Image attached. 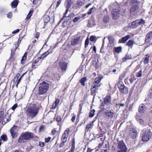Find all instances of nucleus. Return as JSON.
I'll return each instance as SVG.
<instances>
[{
	"label": "nucleus",
	"mask_w": 152,
	"mask_h": 152,
	"mask_svg": "<svg viewBox=\"0 0 152 152\" xmlns=\"http://www.w3.org/2000/svg\"><path fill=\"white\" fill-rule=\"evenodd\" d=\"M39 110V108L37 106L30 107L27 109L26 113L28 117L33 118L36 117Z\"/></svg>",
	"instance_id": "nucleus-1"
},
{
	"label": "nucleus",
	"mask_w": 152,
	"mask_h": 152,
	"mask_svg": "<svg viewBox=\"0 0 152 152\" xmlns=\"http://www.w3.org/2000/svg\"><path fill=\"white\" fill-rule=\"evenodd\" d=\"M34 137V134L31 132H26L22 133L20 136L18 141L19 142H24Z\"/></svg>",
	"instance_id": "nucleus-2"
},
{
	"label": "nucleus",
	"mask_w": 152,
	"mask_h": 152,
	"mask_svg": "<svg viewBox=\"0 0 152 152\" xmlns=\"http://www.w3.org/2000/svg\"><path fill=\"white\" fill-rule=\"evenodd\" d=\"M49 87L48 84L44 82L41 83L39 88V94L42 95L46 93L49 88Z\"/></svg>",
	"instance_id": "nucleus-3"
},
{
	"label": "nucleus",
	"mask_w": 152,
	"mask_h": 152,
	"mask_svg": "<svg viewBox=\"0 0 152 152\" xmlns=\"http://www.w3.org/2000/svg\"><path fill=\"white\" fill-rule=\"evenodd\" d=\"M127 150L126 146L123 141H119L118 143V152H126Z\"/></svg>",
	"instance_id": "nucleus-4"
},
{
	"label": "nucleus",
	"mask_w": 152,
	"mask_h": 152,
	"mask_svg": "<svg viewBox=\"0 0 152 152\" xmlns=\"http://www.w3.org/2000/svg\"><path fill=\"white\" fill-rule=\"evenodd\" d=\"M152 134L151 131L149 130L145 131L142 136V140L143 142L147 141L151 138Z\"/></svg>",
	"instance_id": "nucleus-5"
},
{
	"label": "nucleus",
	"mask_w": 152,
	"mask_h": 152,
	"mask_svg": "<svg viewBox=\"0 0 152 152\" xmlns=\"http://www.w3.org/2000/svg\"><path fill=\"white\" fill-rule=\"evenodd\" d=\"M118 86L120 92L123 94H127L128 92V88L126 87L122 82H120Z\"/></svg>",
	"instance_id": "nucleus-6"
},
{
	"label": "nucleus",
	"mask_w": 152,
	"mask_h": 152,
	"mask_svg": "<svg viewBox=\"0 0 152 152\" xmlns=\"http://www.w3.org/2000/svg\"><path fill=\"white\" fill-rule=\"evenodd\" d=\"M145 23V21L143 19H141L140 20H137L132 22L131 28H136L141 25H143Z\"/></svg>",
	"instance_id": "nucleus-7"
},
{
	"label": "nucleus",
	"mask_w": 152,
	"mask_h": 152,
	"mask_svg": "<svg viewBox=\"0 0 152 152\" xmlns=\"http://www.w3.org/2000/svg\"><path fill=\"white\" fill-rule=\"evenodd\" d=\"M18 130V127L15 125H14L10 129V134L12 138H14L17 136Z\"/></svg>",
	"instance_id": "nucleus-8"
},
{
	"label": "nucleus",
	"mask_w": 152,
	"mask_h": 152,
	"mask_svg": "<svg viewBox=\"0 0 152 152\" xmlns=\"http://www.w3.org/2000/svg\"><path fill=\"white\" fill-rule=\"evenodd\" d=\"M104 99V101L101 103L102 106H104L105 104L108 105L111 104V95L110 94L107 95Z\"/></svg>",
	"instance_id": "nucleus-9"
},
{
	"label": "nucleus",
	"mask_w": 152,
	"mask_h": 152,
	"mask_svg": "<svg viewBox=\"0 0 152 152\" xmlns=\"http://www.w3.org/2000/svg\"><path fill=\"white\" fill-rule=\"evenodd\" d=\"M70 130V128H67L65 130L61 137V140L62 141L65 142L66 141L69 135V132Z\"/></svg>",
	"instance_id": "nucleus-10"
},
{
	"label": "nucleus",
	"mask_w": 152,
	"mask_h": 152,
	"mask_svg": "<svg viewBox=\"0 0 152 152\" xmlns=\"http://www.w3.org/2000/svg\"><path fill=\"white\" fill-rule=\"evenodd\" d=\"M71 0H67V1H66L65 3L66 9L62 19H64V18L66 17V15L69 11L68 9L71 6Z\"/></svg>",
	"instance_id": "nucleus-11"
},
{
	"label": "nucleus",
	"mask_w": 152,
	"mask_h": 152,
	"mask_svg": "<svg viewBox=\"0 0 152 152\" xmlns=\"http://www.w3.org/2000/svg\"><path fill=\"white\" fill-rule=\"evenodd\" d=\"M67 67V63H66L62 61L60 62L59 68L60 69L62 72H64L66 70Z\"/></svg>",
	"instance_id": "nucleus-12"
},
{
	"label": "nucleus",
	"mask_w": 152,
	"mask_h": 152,
	"mask_svg": "<svg viewBox=\"0 0 152 152\" xmlns=\"http://www.w3.org/2000/svg\"><path fill=\"white\" fill-rule=\"evenodd\" d=\"M152 39V31L148 33L146 36L145 39V43H149L151 40Z\"/></svg>",
	"instance_id": "nucleus-13"
},
{
	"label": "nucleus",
	"mask_w": 152,
	"mask_h": 152,
	"mask_svg": "<svg viewBox=\"0 0 152 152\" xmlns=\"http://www.w3.org/2000/svg\"><path fill=\"white\" fill-rule=\"evenodd\" d=\"M137 131L135 129H132L130 131V136L133 139H134L137 137Z\"/></svg>",
	"instance_id": "nucleus-14"
},
{
	"label": "nucleus",
	"mask_w": 152,
	"mask_h": 152,
	"mask_svg": "<svg viewBox=\"0 0 152 152\" xmlns=\"http://www.w3.org/2000/svg\"><path fill=\"white\" fill-rule=\"evenodd\" d=\"M96 24V22L95 19L94 18H92L91 20H89L87 26L88 27H91L95 26Z\"/></svg>",
	"instance_id": "nucleus-15"
},
{
	"label": "nucleus",
	"mask_w": 152,
	"mask_h": 152,
	"mask_svg": "<svg viewBox=\"0 0 152 152\" xmlns=\"http://www.w3.org/2000/svg\"><path fill=\"white\" fill-rule=\"evenodd\" d=\"M112 14L113 18L115 19L118 17L119 14V11L118 10L114 9L112 12Z\"/></svg>",
	"instance_id": "nucleus-16"
},
{
	"label": "nucleus",
	"mask_w": 152,
	"mask_h": 152,
	"mask_svg": "<svg viewBox=\"0 0 152 152\" xmlns=\"http://www.w3.org/2000/svg\"><path fill=\"white\" fill-rule=\"evenodd\" d=\"M99 87V86L96 85H93L92 86L91 89V95H93L96 93V90L98 89Z\"/></svg>",
	"instance_id": "nucleus-17"
},
{
	"label": "nucleus",
	"mask_w": 152,
	"mask_h": 152,
	"mask_svg": "<svg viewBox=\"0 0 152 152\" xmlns=\"http://www.w3.org/2000/svg\"><path fill=\"white\" fill-rule=\"evenodd\" d=\"M114 114V113L110 110H109V112H105V116L109 119H111L113 118Z\"/></svg>",
	"instance_id": "nucleus-18"
},
{
	"label": "nucleus",
	"mask_w": 152,
	"mask_h": 152,
	"mask_svg": "<svg viewBox=\"0 0 152 152\" xmlns=\"http://www.w3.org/2000/svg\"><path fill=\"white\" fill-rule=\"evenodd\" d=\"M130 38V36L127 35L122 37L121 39L119 40V42L120 43H124L126 42Z\"/></svg>",
	"instance_id": "nucleus-19"
},
{
	"label": "nucleus",
	"mask_w": 152,
	"mask_h": 152,
	"mask_svg": "<svg viewBox=\"0 0 152 152\" xmlns=\"http://www.w3.org/2000/svg\"><path fill=\"white\" fill-rule=\"evenodd\" d=\"M102 78L103 77L102 76H99L98 77H96L93 85H96L99 86L100 85H99V84Z\"/></svg>",
	"instance_id": "nucleus-20"
},
{
	"label": "nucleus",
	"mask_w": 152,
	"mask_h": 152,
	"mask_svg": "<svg viewBox=\"0 0 152 152\" xmlns=\"http://www.w3.org/2000/svg\"><path fill=\"white\" fill-rule=\"evenodd\" d=\"M85 0H78L77 1L76 7L80 8L85 3Z\"/></svg>",
	"instance_id": "nucleus-21"
},
{
	"label": "nucleus",
	"mask_w": 152,
	"mask_h": 152,
	"mask_svg": "<svg viewBox=\"0 0 152 152\" xmlns=\"http://www.w3.org/2000/svg\"><path fill=\"white\" fill-rule=\"evenodd\" d=\"M20 75L19 73H17L15 77L14 78V80L16 81V82L17 83L16 84V87H17L18 85L20 82L22 78H21L20 77L19 78H18L20 76Z\"/></svg>",
	"instance_id": "nucleus-22"
},
{
	"label": "nucleus",
	"mask_w": 152,
	"mask_h": 152,
	"mask_svg": "<svg viewBox=\"0 0 152 152\" xmlns=\"http://www.w3.org/2000/svg\"><path fill=\"white\" fill-rule=\"evenodd\" d=\"M145 106L143 104H141L139 106L138 111L141 113H144L145 111Z\"/></svg>",
	"instance_id": "nucleus-23"
},
{
	"label": "nucleus",
	"mask_w": 152,
	"mask_h": 152,
	"mask_svg": "<svg viewBox=\"0 0 152 152\" xmlns=\"http://www.w3.org/2000/svg\"><path fill=\"white\" fill-rule=\"evenodd\" d=\"M39 60H40V59L39 58H38L31 65L33 68L35 69L39 65L38 62Z\"/></svg>",
	"instance_id": "nucleus-24"
},
{
	"label": "nucleus",
	"mask_w": 152,
	"mask_h": 152,
	"mask_svg": "<svg viewBox=\"0 0 152 152\" xmlns=\"http://www.w3.org/2000/svg\"><path fill=\"white\" fill-rule=\"evenodd\" d=\"M11 115V114H10L9 116H8V118H7L6 117H4L3 118V119L2 121V124L3 125H5L6 123L8 122L10 120V116Z\"/></svg>",
	"instance_id": "nucleus-25"
},
{
	"label": "nucleus",
	"mask_w": 152,
	"mask_h": 152,
	"mask_svg": "<svg viewBox=\"0 0 152 152\" xmlns=\"http://www.w3.org/2000/svg\"><path fill=\"white\" fill-rule=\"evenodd\" d=\"M50 52L48 51L45 52L44 53L42 54L41 56L38 58L40 59H43L44 58L46 57L50 53Z\"/></svg>",
	"instance_id": "nucleus-26"
},
{
	"label": "nucleus",
	"mask_w": 152,
	"mask_h": 152,
	"mask_svg": "<svg viewBox=\"0 0 152 152\" xmlns=\"http://www.w3.org/2000/svg\"><path fill=\"white\" fill-rule=\"evenodd\" d=\"M132 6V7L130 9V12L131 13L138 10L139 8L138 6Z\"/></svg>",
	"instance_id": "nucleus-27"
},
{
	"label": "nucleus",
	"mask_w": 152,
	"mask_h": 152,
	"mask_svg": "<svg viewBox=\"0 0 152 152\" xmlns=\"http://www.w3.org/2000/svg\"><path fill=\"white\" fill-rule=\"evenodd\" d=\"M134 44V41L132 40H129L126 43V45L130 46L131 48L132 47V46Z\"/></svg>",
	"instance_id": "nucleus-28"
},
{
	"label": "nucleus",
	"mask_w": 152,
	"mask_h": 152,
	"mask_svg": "<svg viewBox=\"0 0 152 152\" xmlns=\"http://www.w3.org/2000/svg\"><path fill=\"white\" fill-rule=\"evenodd\" d=\"M86 80L87 78L86 77H84L80 79V82L81 83V85L84 86H85V83L86 81Z\"/></svg>",
	"instance_id": "nucleus-29"
},
{
	"label": "nucleus",
	"mask_w": 152,
	"mask_h": 152,
	"mask_svg": "<svg viewBox=\"0 0 152 152\" xmlns=\"http://www.w3.org/2000/svg\"><path fill=\"white\" fill-rule=\"evenodd\" d=\"M18 4V1L17 0H14L11 3L12 7H16Z\"/></svg>",
	"instance_id": "nucleus-30"
},
{
	"label": "nucleus",
	"mask_w": 152,
	"mask_h": 152,
	"mask_svg": "<svg viewBox=\"0 0 152 152\" xmlns=\"http://www.w3.org/2000/svg\"><path fill=\"white\" fill-rule=\"evenodd\" d=\"M131 6H138V2L137 0H131L130 2Z\"/></svg>",
	"instance_id": "nucleus-31"
},
{
	"label": "nucleus",
	"mask_w": 152,
	"mask_h": 152,
	"mask_svg": "<svg viewBox=\"0 0 152 152\" xmlns=\"http://www.w3.org/2000/svg\"><path fill=\"white\" fill-rule=\"evenodd\" d=\"M149 57L150 56L148 55L147 54L146 55V56L143 61L144 63L145 64H146L148 63Z\"/></svg>",
	"instance_id": "nucleus-32"
},
{
	"label": "nucleus",
	"mask_w": 152,
	"mask_h": 152,
	"mask_svg": "<svg viewBox=\"0 0 152 152\" xmlns=\"http://www.w3.org/2000/svg\"><path fill=\"white\" fill-rule=\"evenodd\" d=\"M93 124V123L91 122L89 124H88L86 127V129L88 130L90 129H92V126Z\"/></svg>",
	"instance_id": "nucleus-33"
},
{
	"label": "nucleus",
	"mask_w": 152,
	"mask_h": 152,
	"mask_svg": "<svg viewBox=\"0 0 152 152\" xmlns=\"http://www.w3.org/2000/svg\"><path fill=\"white\" fill-rule=\"evenodd\" d=\"M78 39H76L72 40L71 42V44L73 45H77L78 43Z\"/></svg>",
	"instance_id": "nucleus-34"
},
{
	"label": "nucleus",
	"mask_w": 152,
	"mask_h": 152,
	"mask_svg": "<svg viewBox=\"0 0 152 152\" xmlns=\"http://www.w3.org/2000/svg\"><path fill=\"white\" fill-rule=\"evenodd\" d=\"M109 18L108 15H106L103 18L104 22L105 23H107L109 21Z\"/></svg>",
	"instance_id": "nucleus-35"
},
{
	"label": "nucleus",
	"mask_w": 152,
	"mask_h": 152,
	"mask_svg": "<svg viewBox=\"0 0 152 152\" xmlns=\"http://www.w3.org/2000/svg\"><path fill=\"white\" fill-rule=\"evenodd\" d=\"M1 139L4 141H6L7 140V135L5 134L2 135L0 137Z\"/></svg>",
	"instance_id": "nucleus-36"
},
{
	"label": "nucleus",
	"mask_w": 152,
	"mask_h": 152,
	"mask_svg": "<svg viewBox=\"0 0 152 152\" xmlns=\"http://www.w3.org/2000/svg\"><path fill=\"white\" fill-rule=\"evenodd\" d=\"M50 18L48 16L45 17L44 18V22L45 23H48L50 20Z\"/></svg>",
	"instance_id": "nucleus-37"
},
{
	"label": "nucleus",
	"mask_w": 152,
	"mask_h": 152,
	"mask_svg": "<svg viewBox=\"0 0 152 152\" xmlns=\"http://www.w3.org/2000/svg\"><path fill=\"white\" fill-rule=\"evenodd\" d=\"M122 50V48L121 47H118L116 48L115 49V51L116 53H119Z\"/></svg>",
	"instance_id": "nucleus-38"
},
{
	"label": "nucleus",
	"mask_w": 152,
	"mask_h": 152,
	"mask_svg": "<svg viewBox=\"0 0 152 152\" xmlns=\"http://www.w3.org/2000/svg\"><path fill=\"white\" fill-rule=\"evenodd\" d=\"M33 10H30L26 18L25 19V20H28L31 16L32 14H31L33 12Z\"/></svg>",
	"instance_id": "nucleus-39"
},
{
	"label": "nucleus",
	"mask_w": 152,
	"mask_h": 152,
	"mask_svg": "<svg viewBox=\"0 0 152 152\" xmlns=\"http://www.w3.org/2000/svg\"><path fill=\"white\" fill-rule=\"evenodd\" d=\"M72 147L71 149L75 150V140L74 139L72 140Z\"/></svg>",
	"instance_id": "nucleus-40"
},
{
	"label": "nucleus",
	"mask_w": 152,
	"mask_h": 152,
	"mask_svg": "<svg viewBox=\"0 0 152 152\" xmlns=\"http://www.w3.org/2000/svg\"><path fill=\"white\" fill-rule=\"evenodd\" d=\"M108 39H109V42L110 43L112 44L113 42L114 39L112 36H109L108 37Z\"/></svg>",
	"instance_id": "nucleus-41"
},
{
	"label": "nucleus",
	"mask_w": 152,
	"mask_h": 152,
	"mask_svg": "<svg viewBox=\"0 0 152 152\" xmlns=\"http://www.w3.org/2000/svg\"><path fill=\"white\" fill-rule=\"evenodd\" d=\"M95 111V110L93 109L91 111L89 115V117L90 118H92L94 116Z\"/></svg>",
	"instance_id": "nucleus-42"
},
{
	"label": "nucleus",
	"mask_w": 152,
	"mask_h": 152,
	"mask_svg": "<svg viewBox=\"0 0 152 152\" xmlns=\"http://www.w3.org/2000/svg\"><path fill=\"white\" fill-rule=\"evenodd\" d=\"M68 21L67 20H66L64 21L62 25V26L63 27H66L68 25Z\"/></svg>",
	"instance_id": "nucleus-43"
},
{
	"label": "nucleus",
	"mask_w": 152,
	"mask_h": 152,
	"mask_svg": "<svg viewBox=\"0 0 152 152\" xmlns=\"http://www.w3.org/2000/svg\"><path fill=\"white\" fill-rule=\"evenodd\" d=\"M142 76V71L140 70L138 72H137L136 74V76L137 77H140Z\"/></svg>",
	"instance_id": "nucleus-44"
},
{
	"label": "nucleus",
	"mask_w": 152,
	"mask_h": 152,
	"mask_svg": "<svg viewBox=\"0 0 152 152\" xmlns=\"http://www.w3.org/2000/svg\"><path fill=\"white\" fill-rule=\"evenodd\" d=\"M132 58L130 57L126 56L122 59V61L123 62L126 61L127 60L131 59Z\"/></svg>",
	"instance_id": "nucleus-45"
},
{
	"label": "nucleus",
	"mask_w": 152,
	"mask_h": 152,
	"mask_svg": "<svg viewBox=\"0 0 152 152\" xmlns=\"http://www.w3.org/2000/svg\"><path fill=\"white\" fill-rule=\"evenodd\" d=\"M80 19V16H78L77 17H75L73 20V21L74 23H76Z\"/></svg>",
	"instance_id": "nucleus-46"
},
{
	"label": "nucleus",
	"mask_w": 152,
	"mask_h": 152,
	"mask_svg": "<svg viewBox=\"0 0 152 152\" xmlns=\"http://www.w3.org/2000/svg\"><path fill=\"white\" fill-rule=\"evenodd\" d=\"M75 16V14L74 13H71L67 17L66 16V18H70V20H72Z\"/></svg>",
	"instance_id": "nucleus-47"
},
{
	"label": "nucleus",
	"mask_w": 152,
	"mask_h": 152,
	"mask_svg": "<svg viewBox=\"0 0 152 152\" xmlns=\"http://www.w3.org/2000/svg\"><path fill=\"white\" fill-rule=\"evenodd\" d=\"M148 96L150 98H152V88L149 91Z\"/></svg>",
	"instance_id": "nucleus-48"
},
{
	"label": "nucleus",
	"mask_w": 152,
	"mask_h": 152,
	"mask_svg": "<svg viewBox=\"0 0 152 152\" xmlns=\"http://www.w3.org/2000/svg\"><path fill=\"white\" fill-rule=\"evenodd\" d=\"M4 114V111L1 109H0V118L2 119Z\"/></svg>",
	"instance_id": "nucleus-49"
},
{
	"label": "nucleus",
	"mask_w": 152,
	"mask_h": 152,
	"mask_svg": "<svg viewBox=\"0 0 152 152\" xmlns=\"http://www.w3.org/2000/svg\"><path fill=\"white\" fill-rule=\"evenodd\" d=\"M89 40L88 38H87L85 40V48H86L88 47L89 44Z\"/></svg>",
	"instance_id": "nucleus-50"
},
{
	"label": "nucleus",
	"mask_w": 152,
	"mask_h": 152,
	"mask_svg": "<svg viewBox=\"0 0 152 152\" xmlns=\"http://www.w3.org/2000/svg\"><path fill=\"white\" fill-rule=\"evenodd\" d=\"M44 126L43 125H41L39 127V131L40 132H41L44 131Z\"/></svg>",
	"instance_id": "nucleus-51"
},
{
	"label": "nucleus",
	"mask_w": 152,
	"mask_h": 152,
	"mask_svg": "<svg viewBox=\"0 0 152 152\" xmlns=\"http://www.w3.org/2000/svg\"><path fill=\"white\" fill-rule=\"evenodd\" d=\"M26 57L23 56L21 60V63L22 64H24V61L26 59Z\"/></svg>",
	"instance_id": "nucleus-52"
},
{
	"label": "nucleus",
	"mask_w": 152,
	"mask_h": 152,
	"mask_svg": "<svg viewBox=\"0 0 152 152\" xmlns=\"http://www.w3.org/2000/svg\"><path fill=\"white\" fill-rule=\"evenodd\" d=\"M137 121L141 124H142L144 123V121L142 118H139Z\"/></svg>",
	"instance_id": "nucleus-53"
},
{
	"label": "nucleus",
	"mask_w": 152,
	"mask_h": 152,
	"mask_svg": "<svg viewBox=\"0 0 152 152\" xmlns=\"http://www.w3.org/2000/svg\"><path fill=\"white\" fill-rule=\"evenodd\" d=\"M96 37L94 36H92L90 37V40L91 41L93 42L95 39Z\"/></svg>",
	"instance_id": "nucleus-54"
},
{
	"label": "nucleus",
	"mask_w": 152,
	"mask_h": 152,
	"mask_svg": "<svg viewBox=\"0 0 152 152\" xmlns=\"http://www.w3.org/2000/svg\"><path fill=\"white\" fill-rule=\"evenodd\" d=\"M62 0H59L57 2V3L56 6V8L58 7L61 4V2Z\"/></svg>",
	"instance_id": "nucleus-55"
},
{
	"label": "nucleus",
	"mask_w": 152,
	"mask_h": 152,
	"mask_svg": "<svg viewBox=\"0 0 152 152\" xmlns=\"http://www.w3.org/2000/svg\"><path fill=\"white\" fill-rule=\"evenodd\" d=\"M18 107V105L17 104H15L13 106L11 107V109L13 111L15 109Z\"/></svg>",
	"instance_id": "nucleus-56"
},
{
	"label": "nucleus",
	"mask_w": 152,
	"mask_h": 152,
	"mask_svg": "<svg viewBox=\"0 0 152 152\" xmlns=\"http://www.w3.org/2000/svg\"><path fill=\"white\" fill-rule=\"evenodd\" d=\"M51 139V138L50 137H49L48 138H45V141L46 142H49Z\"/></svg>",
	"instance_id": "nucleus-57"
},
{
	"label": "nucleus",
	"mask_w": 152,
	"mask_h": 152,
	"mask_svg": "<svg viewBox=\"0 0 152 152\" xmlns=\"http://www.w3.org/2000/svg\"><path fill=\"white\" fill-rule=\"evenodd\" d=\"M125 76V74L121 75L119 76V78L121 80H122Z\"/></svg>",
	"instance_id": "nucleus-58"
},
{
	"label": "nucleus",
	"mask_w": 152,
	"mask_h": 152,
	"mask_svg": "<svg viewBox=\"0 0 152 152\" xmlns=\"http://www.w3.org/2000/svg\"><path fill=\"white\" fill-rule=\"evenodd\" d=\"M39 145L41 147H43L44 145V143L43 142H39Z\"/></svg>",
	"instance_id": "nucleus-59"
},
{
	"label": "nucleus",
	"mask_w": 152,
	"mask_h": 152,
	"mask_svg": "<svg viewBox=\"0 0 152 152\" xmlns=\"http://www.w3.org/2000/svg\"><path fill=\"white\" fill-rule=\"evenodd\" d=\"M61 118L60 116H58L57 117L56 121L58 122H61Z\"/></svg>",
	"instance_id": "nucleus-60"
},
{
	"label": "nucleus",
	"mask_w": 152,
	"mask_h": 152,
	"mask_svg": "<svg viewBox=\"0 0 152 152\" xmlns=\"http://www.w3.org/2000/svg\"><path fill=\"white\" fill-rule=\"evenodd\" d=\"M65 142H64L63 141H61V142L60 143L59 147L60 148L63 147L64 145V143Z\"/></svg>",
	"instance_id": "nucleus-61"
},
{
	"label": "nucleus",
	"mask_w": 152,
	"mask_h": 152,
	"mask_svg": "<svg viewBox=\"0 0 152 152\" xmlns=\"http://www.w3.org/2000/svg\"><path fill=\"white\" fill-rule=\"evenodd\" d=\"M94 9L93 7L91 8L88 11L87 13L88 15H90L92 13V10Z\"/></svg>",
	"instance_id": "nucleus-62"
},
{
	"label": "nucleus",
	"mask_w": 152,
	"mask_h": 152,
	"mask_svg": "<svg viewBox=\"0 0 152 152\" xmlns=\"http://www.w3.org/2000/svg\"><path fill=\"white\" fill-rule=\"evenodd\" d=\"M59 102L60 100L59 99H56L55 102V104H56V105H57L59 103Z\"/></svg>",
	"instance_id": "nucleus-63"
},
{
	"label": "nucleus",
	"mask_w": 152,
	"mask_h": 152,
	"mask_svg": "<svg viewBox=\"0 0 152 152\" xmlns=\"http://www.w3.org/2000/svg\"><path fill=\"white\" fill-rule=\"evenodd\" d=\"M75 118H76V116L75 115L73 116L71 119V121L72 122H74L75 121Z\"/></svg>",
	"instance_id": "nucleus-64"
}]
</instances>
